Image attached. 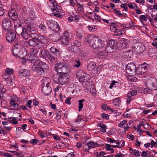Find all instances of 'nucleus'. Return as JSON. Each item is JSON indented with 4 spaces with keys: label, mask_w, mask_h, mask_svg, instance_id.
Segmentation results:
<instances>
[{
    "label": "nucleus",
    "mask_w": 157,
    "mask_h": 157,
    "mask_svg": "<svg viewBox=\"0 0 157 157\" xmlns=\"http://www.w3.org/2000/svg\"><path fill=\"white\" fill-rule=\"evenodd\" d=\"M86 40L90 45L94 49H101L105 46L103 40L98 38L94 37L92 36H88Z\"/></svg>",
    "instance_id": "1"
},
{
    "label": "nucleus",
    "mask_w": 157,
    "mask_h": 157,
    "mask_svg": "<svg viewBox=\"0 0 157 157\" xmlns=\"http://www.w3.org/2000/svg\"><path fill=\"white\" fill-rule=\"evenodd\" d=\"M53 79L55 83L60 85H63L69 81L67 74L62 73L54 75L52 76Z\"/></svg>",
    "instance_id": "2"
},
{
    "label": "nucleus",
    "mask_w": 157,
    "mask_h": 157,
    "mask_svg": "<svg viewBox=\"0 0 157 157\" xmlns=\"http://www.w3.org/2000/svg\"><path fill=\"white\" fill-rule=\"evenodd\" d=\"M77 75L79 77V80L80 82H83L82 85L85 86V84L89 85V82L88 80L90 79V75L84 73L82 71H80L76 73Z\"/></svg>",
    "instance_id": "3"
},
{
    "label": "nucleus",
    "mask_w": 157,
    "mask_h": 157,
    "mask_svg": "<svg viewBox=\"0 0 157 157\" xmlns=\"http://www.w3.org/2000/svg\"><path fill=\"white\" fill-rule=\"evenodd\" d=\"M41 37L42 38L39 39H29V44L32 47H35L40 44H45L47 42V39L45 37Z\"/></svg>",
    "instance_id": "4"
},
{
    "label": "nucleus",
    "mask_w": 157,
    "mask_h": 157,
    "mask_svg": "<svg viewBox=\"0 0 157 157\" xmlns=\"http://www.w3.org/2000/svg\"><path fill=\"white\" fill-rule=\"evenodd\" d=\"M81 45V43L78 41L75 40L72 43L71 45L68 47V50L69 52L77 53L79 52V47Z\"/></svg>",
    "instance_id": "5"
},
{
    "label": "nucleus",
    "mask_w": 157,
    "mask_h": 157,
    "mask_svg": "<svg viewBox=\"0 0 157 157\" xmlns=\"http://www.w3.org/2000/svg\"><path fill=\"white\" fill-rule=\"evenodd\" d=\"M149 65L144 62L140 64L139 67L136 69V74L141 75L145 73L147 71Z\"/></svg>",
    "instance_id": "6"
},
{
    "label": "nucleus",
    "mask_w": 157,
    "mask_h": 157,
    "mask_svg": "<svg viewBox=\"0 0 157 157\" xmlns=\"http://www.w3.org/2000/svg\"><path fill=\"white\" fill-rule=\"evenodd\" d=\"M6 37L7 42L12 43L15 39L16 34L12 29H10L7 32Z\"/></svg>",
    "instance_id": "7"
},
{
    "label": "nucleus",
    "mask_w": 157,
    "mask_h": 157,
    "mask_svg": "<svg viewBox=\"0 0 157 157\" xmlns=\"http://www.w3.org/2000/svg\"><path fill=\"white\" fill-rule=\"evenodd\" d=\"M49 28L52 31L58 32L60 29L59 26L57 23L52 20H50L47 22Z\"/></svg>",
    "instance_id": "8"
},
{
    "label": "nucleus",
    "mask_w": 157,
    "mask_h": 157,
    "mask_svg": "<svg viewBox=\"0 0 157 157\" xmlns=\"http://www.w3.org/2000/svg\"><path fill=\"white\" fill-rule=\"evenodd\" d=\"M2 29L4 30L9 29L11 26V21L10 18L7 17H3L2 20Z\"/></svg>",
    "instance_id": "9"
},
{
    "label": "nucleus",
    "mask_w": 157,
    "mask_h": 157,
    "mask_svg": "<svg viewBox=\"0 0 157 157\" xmlns=\"http://www.w3.org/2000/svg\"><path fill=\"white\" fill-rule=\"evenodd\" d=\"M116 48L115 41L113 40H109L108 44L106 46L105 51L108 53H111L113 52Z\"/></svg>",
    "instance_id": "10"
},
{
    "label": "nucleus",
    "mask_w": 157,
    "mask_h": 157,
    "mask_svg": "<svg viewBox=\"0 0 157 157\" xmlns=\"http://www.w3.org/2000/svg\"><path fill=\"white\" fill-rule=\"evenodd\" d=\"M70 35L67 32L64 31L62 36L61 39V43L64 45H67L68 44L69 41L70 40Z\"/></svg>",
    "instance_id": "11"
},
{
    "label": "nucleus",
    "mask_w": 157,
    "mask_h": 157,
    "mask_svg": "<svg viewBox=\"0 0 157 157\" xmlns=\"http://www.w3.org/2000/svg\"><path fill=\"white\" fill-rule=\"evenodd\" d=\"M136 70L135 65L132 63H128L126 69V72L128 74H132V72Z\"/></svg>",
    "instance_id": "12"
},
{
    "label": "nucleus",
    "mask_w": 157,
    "mask_h": 157,
    "mask_svg": "<svg viewBox=\"0 0 157 157\" xmlns=\"http://www.w3.org/2000/svg\"><path fill=\"white\" fill-rule=\"evenodd\" d=\"M127 121L126 120H123L121 121L118 124V126L119 127H122L124 129V130L122 132V133L124 134L126 133V130H128V129L129 128V127L128 126L130 124V123H129L128 124V123H127Z\"/></svg>",
    "instance_id": "13"
},
{
    "label": "nucleus",
    "mask_w": 157,
    "mask_h": 157,
    "mask_svg": "<svg viewBox=\"0 0 157 157\" xmlns=\"http://www.w3.org/2000/svg\"><path fill=\"white\" fill-rule=\"evenodd\" d=\"M37 62L36 64H33L32 67V70L34 72H36L37 73L41 74L40 65L42 64V62Z\"/></svg>",
    "instance_id": "14"
},
{
    "label": "nucleus",
    "mask_w": 157,
    "mask_h": 157,
    "mask_svg": "<svg viewBox=\"0 0 157 157\" xmlns=\"http://www.w3.org/2000/svg\"><path fill=\"white\" fill-rule=\"evenodd\" d=\"M8 16L13 20H17L18 18V15L16 10L14 9H11L8 13Z\"/></svg>",
    "instance_id": "15"
},
{
    "label": "nucleus",
    "mask_w": 157,
    "mask_h": 157,
    "mask_svg": "<svg viewBox=\"0 0 157 157\" xmlns=\"http://www.w3.org/2000/svg\"><path fill=\"white\" fill-rule=\"evenodd\" d=\"M57 56L56 55V54H52L49 52L46 56V59L49 61L51 63L54 62L56 61Z\"/></svg>",
    "instance_id": "16"
},
{
    "label": "nucleus",
    "mask_w": 157,
    "mask_h": 157,
    "mask_svg": "<svg viewBox=\"0 0 157 157\" xmlns=\"http://www.w3.org/2000/svg\"><path fill=\"white\" fill-rule=\"evenodd\" d=\"M43 93L46 95H48L52 92V88L49 85L44 86L42 87Z\"/></svg>",
    "instance_id": "17"
},
{
    "label": "nucleus",
    "mask_w": 157,
    "mask_h": 157,
    "mask_svg": "<svg viewBox=\"0 0 157 157\" xmlns=\"http://www.w3.org/2000/svg\"><path fill=\"white\" fill-rule=\"evenodd\" d=\"M15 32L17 34L20 35L23 31H25V28L22 26V25L19 24L18 25H16L15 28Z\"/></svg>",
    "instance_id": "18"
},
{
    "label": "nucleus",
    "mask_w": 157,
    "mask_h": 157,
    "mask_svg": "<svg viewBox=\"0 0 157 157\" xmlns=\"http://www.w3.org/2000/svg\"><path fill=\"white\" fill-rule=\"evenodd\" d=\"M26 26V27L25 28L26 31L31 32L35 30V27L34 26L33 23L32 22H31L30 23H27Z\"/></svg>",
    "instance_id": "19"
},
{
    "label": "nucleus",
    "mask_w": 157,
    "mask_h": 157,
    "mask_svg": "<svg viewBox=\"0 0 157 157\" xmlns=\"http://www.w3.org/2000/svg\"><path fill=\"white\" fill-rule=\"evenodd\" d=\"M18 74L21 77H26L30 75V72L26 69L21 70L19 72Z\"/></svg>",
    "instance_id": "20"
},
{
    "label": "nucleus",
    "mask_w": 157,
    "mask_h": 157,
    "mask_svg": "<svg viewBox=\"0 0 157 157\" xmlns=\"http://www.w3.org/2000/svg\"><path fill=\"white\" fill-rule=\"evenodd\" d=\"M38 51L36 48H32L28 54V56L30 58H32L33 57H36V55L38 52Z\"/></svg>",
    "instance_id": "21"
},
{
    "label": "nucleus",
    "mask_w": 157,
    "mask_h": 157,
    "mask_svg": "<svg viewBox=\"0 0 157 157\" xmlns=\"http://www.w3.org/2000/svg\"><path fill=\"white\" fill-rule=\"evenodd\" d=\"M50 79L48 77L44 78L42 79V86H45L50 84Z\"/></svg>",
    "instance_id": "22"
},
{
    "label": "nucleus",
    "mask_w": 157,
    "mask_h": 157,
    "mask_svg": "<svg viewBox=\"0 0 157 157\" xmlns=\"http://www.w3.org/2000/svg\"><path fill=\"white\" fill-rule=\"evenodd\" d=\"M63 63H57L55 65V68L56 71L58 73L57 74H60L61 72L62 67L63 66Z\"/></svg>",
    "instance_id": "23"
},
{
    "label": "nucleus",
    "mask_w": 157,
    "mask_h": 157,
    "mask_svg": "<svg viewBox=\"0 0 157 157\" xmlns=\"http://www.w3.org/2000/svg\"><path fill=\"white\" fill-rule=\"evenodd\" d=\"M15 48H13L12 53L14 56L16 58L19 57L20 59H21L19 56L20 52L21 49Z\"/></svg>",
    "instance_id": "24"
},
{
    "label": "nucleus",
    "mask_w": 157,
    "mask_h": 157,
    "mask_svg": "<svg viewBox=\"0 0 157 157\" xmlns=\"http://www.w3.org/2000/svg\"><path fill=\"white\" fill-rule=\"evenodd\" d=\"M125 33V31L123 29H117L116 30L114 33L115 36H118L124 34Z\"/></svg>",
    "instance_id": "25"
},
{
    "label": "nucleus",
    "mask_w": 157,
    "mask_h": 157,
    "mask_svg": "<svg viewBox=\"0 0 157 157\" xmlns=\"http://www.w3.org/2000/svg\"><path fill=\"white\" fill-rule=\"evenodd\" d=\"M133 54V52L132 50H128L124 52L123 53V55L126 58H131Z\"/></svg>",
    "instance_id": "26"
},
{
    "label": "nucleus",
    "mask_w": 157,
    "mask_h": 157,
    "mask_svg": "<svg viewBox=\"0 0 157 157\" xmlns=\"http://www.w3.org/2000/svg\"><path fill=\"white\" fill-rule=\"evenodd\" d=\"M87 144L90 149L99 146V145L97 143H95L93 141L88 143H87Z\"/></svg>",
    "instance_id": "27"
},
{
    "label": "nucleus",
    "mask_w": 157,
    "mask_h": 157,
    "mask_svg": "<svg viewBox=\"0 0 157 157\" xmlns=\"http://www.w3.org/2000/svg\"><path fill=\"white\" fill-rule=\"evenodd\" d=\"M41 74L42 73L46 72L48 70V65L45 63L43 64L40 66Z\"/></svg>",
    "instance_id": "28"
},
{
    "label": "nucleus",
    "mask_w": 157,
    "mask_h": 157,
    "mask_svg": "<svg viewBox=\"0 0 157 157\" xmlns=\"http://www.w3.org/2000/svg\"><path fill=\"white\" fill-rule=\"evenodd\" d=\"M122 41V43H121V48L122 49H125L127 48L128 46V43L127 42V40H126L122 38L121 39V40Z\"/></svg>",
    "instance_id": "29"
},
{
    "label": "nucleus",
    "mask_w": 157,
    "mask_h": 157,
    "mask_svg": "<svg viewBox=\"0 0 157 157\" xmlns=\"http://www.w3.org/2000/svg\"><path fill=\"white\" fill-rule=\"evenodd\" d=\"M50 51L51 53L56 54V55L57 56H59V54L58 49L54 47H52L50 48Z\"/></svg>",
    "instance_id": "30"
},
{
    "label": "nucleus",
    "mask_w": 157,
    "mask_h": 157,
    "mask_svg": "<svg viewBox=\"0 0 157 157\" xmlns=\"http://www.w3.org/2000/svg\"><path fill=\"white\" fill-rule=\"evenodd\" d=\"M96 66V64L95 62H90L87 66V68L89 71H92L95 68Z\"/></svg>",
    "instance_id": "31"
},
{
    "label": "nucleus",
    "mask_w": 157,
    "mask_h": 157,
    "mask_svg": "<svg viewBox=\"0 0 157 157\" xmlns=\"http://www.w3.org/2000/svg\"><path fill=\"white\" fill-rule=\"evenodd\" d=\"M76 2H77V6H78V8L77 10L79 12H82L84 10V8L83 5L80 4V3H78L79 0H75Z\"/></svg>",
    "instance_id": "32"
},
{
    "label": "nucleus",
    "mask_w": 157,
    "mask_h": 157,
    "mask_svg": "<svg viewBox=\"0 0 157 157\" xmlns=\"http://www.w3.org/2000/svg\"><path fill=\"white\" fill-rule=\"evenodd\" d=\"M48 52H49L46 51L45 50L43 49L40 51V55L41 57L46 59V56Z\"/></svg>",
    "instance_id": "33"
},
{
    "label": "nucleus",
    "mask_w": 157,
    "mask_h": 157,
    "mask_svg": "<svg viewBox=\"0 0 157 157\" xmlns=\"http://www.w3.org/2000/svg\"><path fill=\"white\" fill-rule=\"evenodd\" d=\"M17 118L15 117H9L8 118L7 121L10 123H12L14 124L18 123V121L16 120Z\"/></svg>",
    "instance_id": "34"
},
{
    "label": "nucleus",
    "mask_w": 157,
    "mask_h": 157,
    "mask_svg": "<svg viewBox=\"0 0 157 157\" xmlns=\"http://www.w3.org/2000/svg\"><path fill=\"white\" fill-rule=\"evenodd\" d=\"M20 35L23 38L26 40L29 38V34L27 33L25 30V31H23Z\"/></svg>",
    "instance_id": "35"
},
{
    "label": "nucleus",
    "mask_w": 157,
    "mask_h": 157,
    "mask_svg": "<svg viewBox=\"0 0 157 157\" xmlns=\"http://www.w3.org/2000/svg\"><path fill=\"white\" fill-rule=\"evenodd\" d=\"M98 126L101 128L100 131L101 132H106V126L105 124L102 123H99L98 124Z\"/></svg>",
    "instance_id": "36"
},
{
    "label": "nucleus",
    "mask_w": 157,
    "mask_h": 157,
    "mask_svg": "<svg viewBox=\"0 0 157 157\" xmlns=\"http://www.w3.org/2000/svg\"><path fill=\"white\" fill-rule=\"evenodd\" d=\"M30 62L33 64H36V63L39 62H41L40 60H37V58L36 57H33L32 58H29V59Z\"/></svg>",
    "instance_id": "37"
},
{
    "label": "nucleus",
    "mask_w": 157,
    "mask_h": 157,
    "mask_svg": "<svg viewBox=\"0 0 157 157\" xmlns=\"http://www.w3.org/2000/svg\"><path fill=\"white\" fill-rule=\"evenodd\" d=\"M138 47L140 52H142L145 50V47L144 45L141 43L139 44Z\"/></svg>",
    "instance_id": "38"
},
{
    "label": "nucleus",
    "mask_w": 157,
    "mask_h": 157,
    "mask_svg": "<svg viewBox=\"0 0 157 157\" xmlns=\"http://www.w3.org/2000/svg\"><path fill=\"white\" fill-rule=\"evenodd\" d=\"M137 93L136 90H133L132 91L129 92L127 94V97H131L132 98V96H134L136 95Z\"/></svg>",
    "instance_id": "39"
},
{
    "label": "nucleus",
    "mask_w": 157,
    "mask_h": 157,
    "mask_svg": "<svg viewBox=\"0 0 157 157\" xmlns=\"http://www.w3.org/2000/svg\"><path fill=\"white\" fill-rule=\"evenodd\" d=\"M110 30L112 32H115L117 29V27L116 25L113 23H112L110 25Z\"/></svg>",
    "instance_id": "40"
},
{
    "label": "nucleus",
    "mask_w": 157,
    "mask_h": 157,
    "mask_svg": "<svg viewBox=\"0 0 157 157\" xmlns=\"http://www.w3.org/2000/svg\"><path fill=\"white\" fill-rule=\"evenodd\" d=\"M42 36H38V35L35 33H31L29 34V38L31 37V39H36L42 38Z\"/></svg>",
    "instance_id": "41"
},
{
    "label": "nucleus",
    "mask_w": 157,
    "mask_h": 157,
    "mask_svg": "<svg viewBox=\"0 0 157 157\" xmlns=\"http://www.w3.org/2000/svg\"><path fill=\"white\" fill-rule=\"evenodd\" d=\"M63 66L61 68V72L60 73H64L67 74V72L68 69L67 68V67L65 65V64L64 63H63Z\"/></svg>",
    "instance_id": "42"
},
{
    "label": "nucleus",
    "mask_w": 157,
    "mask_h": 157,
    "mask_svg": "<svg viewBox=\"0 0 157 157\" xmlns=\"http://www.w3.org/2000/svg\"><path fill=\"white\" fill-rule=\"evenodd\" d=\"M121 102V100L120 98H118L115 99L113 101V103L114 105L118 106Z\"/></svg>",
    "instance_id": "43"
},
{
    "label": "nucleus",
    "mask_w": 157,
    "mask_h": 157,
    "mask_svg": "<svg viewBox=\"0 0 157 157\" xmlns=\"http://www.w3.org/2000/svg\"><path fill=\"white\" fill-rule=\"evenodd\" d=\"M60 37L58 33L54 34L53 35L52 40L54 41H57L60 40Z\"/></svg>",
    "instance_id": "44"
},
{
    "label": "nucleus",
    "mask_w": 157,
    "mask_h": 157,
    "mask_svg": "<svg viewBox=\"0 0 157 157\" xmlns=\"http://www.w3.org/2000/svg\"><path fill=\"white\" fill-rule=\"evenodd\" d=\"M39 28L40 30L42 32L45 33L46 31V28L45 25L43 24H40L39 25Z\"/></svg>",
    "instance_id": "45"
},
{
    "label": "nucleus",
    "mask_w": 157,
    "mask_h": 157,
    "mask_svg": "<svg viewBox=\"0 0 157 157\" xmlns=\"http://www.w3.org/2000/svg\"><path fill=\"white\" fill-rule=\"evenodd\" d=\"M127 79L128 80L133 82L137 81V80L136 78L131 75H129L128 76Z\"/></svg>",
    "instance_id": "46"
},
{
    "label": "nucleus",
    "mask_w": 157,
    "mask_h": 157,
    "mask_svg": "<svg viewBox=\"0 0 157 157\" xmlns=\"http://www.w3.org/2000/svg\"><path fill=\"white\" fill-rule=\"evenodd\" d=\"M52 10L53 12L55 11H56V12H61L60 7L58 5L52 8Z\"/></svg>",
    "instance_id": "47"
},
{
    "label": "nucleus",
    "mask_w": 157,
    "mask_h": 157,
    "mask_svg": "<svg viewBox=\"0 0 157 157\" xmlns=\"http://www.w3.org/2000/svg\"><path fill=\"white\" fill-rule=\"evenodd\" d=\"M85 101L84 99H81L78 101L79 103V111H80L82 109L83 107L82 102Z\"/></svg>",
    "instance_id": "48"
},
{
    "label": "nucleus",
    "mask_w": 157,
    "mask_h": 157,
    "mask_svg": "<svg viewBox=\"0 0 157 157\" xmlns=\"http://www.w3.org/2000/svg\"><path fill=\"white\" fill-rule=\"evenodd\" d=\"M140 19L141 22H142V20H144V21H146L147 20V17L145 15H142L140 16L139 17Z\"/></svg>",
    "instance_id": "49"
},
{
    "label": "nucleus",
    "mask_w": 157,
    "mask_h": 157,
    "mask_svg": "<svg viewBox=\"0 0 157 157\" xmlns=\"http://www.w3.org/2000/svg\"><path fill=\"white\" fill-rule=\"evenodd\" d=\"M113 11L115 13L118 15L119 17H121L123 14H122L120 13V11L117 10L116 9H113Z\"/></svg>",
    "instance_id": "50"
},
{
    "label": "nucleus",
    "mask_w": 157,
    "mask_h": 157,
    "mask_svg": "<svg viewBox=\"0 0 157 157\" xmlns=\"http://www.w3.org/2000/svg\"><path fill=\"white\" fill-rule=\"evenodd\" d=\"M6 72L9 75L13 74V69H10L9 68H7L6 70Z\"/></svg>",
    "instance_id": "51"
},
{
    "label": "nucleus",
    "mask_w": 157,
    "mask_h": 157,
    "mask_svg": "<svg viewBox=\"0 0 157 157\" xmlns=\"http://www.w3.org/2000/svg\"><path fill=\"white\" fill-rule=\"evenodd\" d=\"M74 66L75 67H78L81 65V63L79 60L76 59L74 63Z\"/></svg>",
    "instance_id": "52"
},
{
    "label": "nucleus",
    "mask_w": 157,
    "mask_h": 157,
    "mask_svg": "<svg viewBox=\"0 0 157 157\" xmlns=\"http://www.w3.org/2000/svg\"><path fill=\"white\" fill-rule=\"evenodd\" d=\"M133 153L136 156H139L140 155L141 152H139L138 150L134 149L133 151Z\"/></svg>",
    "instance_id": "53"
},
{
    "label": "nucleus",
    "mask_w": 157,
    "mask_h": 157,
    "mask_svg": "<svg viewBox=\"0 0 157 157\" xmlns=\"http://www.w3.org/2000/svg\"><path fill=\"white\" fill-rule=\"evenodd\" d=\"M39 142L38 140L35 139H33L30 140V143L33 145L37 144Z\"/></svg>",
    "instance_id": "54"
},
{
    "label": "nucleus",
    "mask_w": 157,
    "mask_h": 157,
    "mask_svg": "<svg viewBox=\"0 0 157 157\" xmlns=\"http://www.w3.org/2000/svg\"><path fill=\"white\" fill-rule=\"evenodd\" d=\"M61 113L60 111H59L57 113L56 116V119L57 120L60 119L61 118Z\"/></svg>",
    "instance_id": "55"
},
{
    "label": "nucleus",
    "mask_w": 157,
    "mask_h": 157,
    "mask_svg": "<svg viewBox=\"0 0 157 157\" xmlns=\"http://www.w3.org/2000/svg\"><path fill=\"white\" fill-rule=\"evenodd\" d=\"M102 118L105 119H109V116L108 114H105L103 113L101 114V116Z\"/></svg>",
    "instance_id": "56"
},
{
    "label": "nucleus",
    "mask_w": 157,
    "mask_h": 157,
    "mask_svg": "<svg viewBox=\"0 0 157 157\" xmlns=\"http://www.w3.org/2000/svg\"><path fill=\"white\" fill-rule=\"evenodd\" d=\"M83 149L85 150L86 152H89V150L90 149L89 147V146H88L87 144L86 145H85L83 147Z\"/></svg>",
    "instance_id": "57"
},
{
    "label": "nucleus",
    "mask_w": 157,
    "mask_h": 157,
    "mask_svg": "<svg viewBox=\"0 0 157 157\" xmlns=\"http://www.w3.org/2000/svg\"><path fill=\"white\" fill-rule=\"evenodd\" d=\"M97 55L99 57H101V56H105L104 52L102 51H99L97 53Z\"/></svg>",
    "instance_id": "58"
},
{
    "label": "nucleus",
    "mask_w": 157,
    "mask_h": 157,
    "mask_svg": "<svg viewBox=\"0 0 157 157\" xmlns=\"http://www.w3.org/2000/svg\"><path fill=\"white\" fill-rule=\"evenodd\" d=\"M77 37L79 39H81L83 36V33L82 32H77L76 33Z\"/></svg>",
    "instance_id": "59"
},
{
    "label": "nucleus",
    "mask_w": 157,
    "mask_h": 157,
    "mask_svg": "<svg viewBox=\"0 0 157 157\" xmlns=\"http://www.w3.org/2000/svg\"><path fill=\"white\" fill-rule=\"evenodd\" d=\"M32 103V101L30 100L28 101L26 103V105L29 108L31 107V104Z\"/></svg>",
    "instance_id": "60"
},
{
    "label": "nucleus",
    "mask_w": 157,
    "mask_h": 157,
    "mask_svg": "<svg viewBox=\"0 0 157 157\" xmlns=\"http://www.w3.org/2000/svg\"><path fill=\"white\" fill-rule=\"evenodd\" d=\"M13 48H15L21 49V45L17 42H16L14 44V46Z\"/></svg>",
    "instance_id": "61"
},
{
    "label": "nucleus",
    "mask_w": 157,
    "mask_h": 157,
    "mask_svg": "<svg viewBox=\"0 0 157 157\" xmlns=\"http://www.w3.org/2000/svg\"><path fill=\"white\" fill-rule=\"evenodd\" d=\"M94 17H95V19L96 20H97L98 21H99V22L101 21V17L95 13V15H94Z\"/></svg>",
    "instance_id": "62"
},
{
    "label": "nucleus",
    "mask_w": 157,
    "mask_h": 157,
    "mask_svg": "<svg viewBox=\"0 0 157 157\" xmlns=\"http://www.w3.org/2000/svg\"><path fill=\"white\" fill-rule=\"evenodd\" d=\"M111 145L109 144H106L105 145V147L106 150L107 151H109V150H110V149L111 148Z\"/></svg>",
    "instance_id": "63"
},
{
    "label": "nucleus",
    "mask_w": 157,
    "mask_h": 157,
    "mask_svg": "<svg viewBox=\"0 0 157 157\" xmlns=\"http://www.w3.org/2000/svg\"><path fill=\"white\" fill-rule=\"evenodd\" d=\"M13 108H11L10 109L11 110H16L18 109V105L17 103H16L13 105Z\"/></svg>",
    "instance_id": "64"
}]
</instances>
